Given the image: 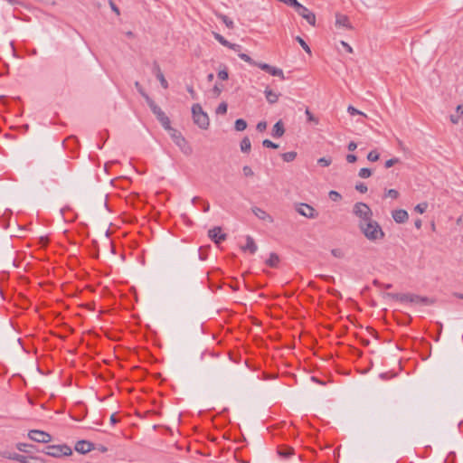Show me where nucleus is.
<instances>
[{"label":"nucleus","instance_id":"1","mask_svg":"<svg viewBox=\"0 0 463 463\" xmlns=\"http://www.w3.org/2000/svg\"><path fill=\"white\" fill-rule=\"evenodd\" d=\"M358 226L364 237L371 241H380L384 237L383 229L373 218L370 222L358 223Z\"/></svg>","mask_w":463,"mask_h":463},{"label":"nucleus","instance_id":"2","mask_svg":"<svg viewBox=\"0 0 463 463\" xmlns=\"http://www.w3.org/2000/svg\"><path fill=\"white\" fill-rule=\"evenodd\" d=\"M193 119L202 129H207L210 125L208 115L203 110L201 105L194 104L192 107Z\"/></svg>","mask_w":463,"mask_h":463},{"label":"nucleus","instance_id":"3","mask_svg":"<svg viewBox=\"0 0 463 463\" xmlns=\"http://www.w3.org/2000/svg\"><path fill=\"white\" fill-rule=\"evenodd\" d=\"M353 213L359 219V222H370L373 218L371 208L364 203H356L353 207Z\"/></svg>","mask_w":463,"mask_h":463},{"label":"nucleus","instance_id":"4","mask_svg":"<svg viewBox=\"0 0 463 463\" xmlns=\"http://www.w3.org/2000/svg\"><path fill=\"white\" fill-rule=\"evenodd\" d=\"M169 135L173 141L175 143V145L180 147L184 154L190 155L192 153L191 146L188 145L187 141L179 131L173 128L169 131Z\"/></svg>","mask_w":463,"mask_h":463},{"label":"nucleus","instance_id":"5","mask_svg":"<svg viewBox=\"0 0 463 463\" xmlns=\"http://www.w3.org/2000/svg\"><path fill=\"white\" fill-rule=\"evenodd\" d=\"M44 453L48 456L59 458L61 456L71 455V449L67 445H52L46 447Z\"/></svg>","mask_w":463,"mask_h":463},{"label":"nucleus","instance_id":"6","mask_svg":"<svg viewBox=\"0 0 463 463\" xmlns=\"http://www.w3.org/2000/svg\"><path fill=\"white\" fill-rule=\"evenodd\" d=\"M28 437L32 440L39 443H49L52 441V436L43 431L39 430H32L28 432Z\"/></svg>","mask_w":463,"mask_h":463},{"label":"nucleus","instance_id":"7","mask_svg":"<svg viewBox=\"0 0 463 463\" xmlns=\"http://www.w3.org/2000/svg\"><path fill=\"white\" fill-rule=\"evenodd\" d=\"M256 66L272 76L278 77L281 80H285L284 72L280 68L274 67L268 63L259 62V61H258V63H256Z\"/></svg>","mask_w":463,"mask_h":463},{"label":"nucleus","instance_id":"8","mask_svg":"<svg viewBox=\"0 0 463 463\" xmlns=\"http://www.w3.org/2000/svg\"><path fill=\"white\" fill-rule=\"evenodd\" d=\"M335 26L336 29H338V30H340V29L353 30V26H352L347 15L340 14V13H335Z\"/></svg>","mask_w":463,"mask_h":463},{"label":"nucleus","instance_id":"9","mask_svg":"<svg viewBox=\"0 0 463 463\" xmlns=\"http://www.w3.org/2000/svg\"><path fill=\"white\" fill-rule=\"evenodd\" d=\"M296 211L302 216H305L309 219H314L317 217V213L316 210L307 203H298L296 206Z\"/></svg>","mask_w":463,"mask_h":463},{"label":"nucleus","instance_id":"10","mask_svg":"<svg viewBox=\"0 0 463 463\" xmlns=\"http://www.w3.org/2000/svg\"><path fill=\"white\" fill-rule=\"evenodd\" d=\"M296 12L305 19L310 25H316V14L307 9L306 6L300 5V6L296 9Z\"/></svg>","mask_w":463,"mask_h":463},{"label":"nucleus","instance_id":"11","mask_svg":"<svg viewBox=\"0 0 463 463\" xmlns=\"http://www.w3.org/2000/svg\"><path fill=\"white\" fill-rule=\"evenodd\" d=\"M401 299L422 305H429L432 303V301L430 300L428 298L420 297L418 295H403L401 297Z\"/></svg>","mask_w":463,"mask_h":463},{"label":"nucleus","instance_id":"12","mask_svg":"<svg viewBox=\"0 0 463 463\" xmlns=\"http://www.w3.org/2000/svg\"><path fill=\"white\" fill-rule=\"evenodd\" d=\"M251 211L252 213H254V215L259 218L260 220H262L264 222H273V218L271 217V215H269L266 211H264L263 209L260 208V207H252L251 208Z\"/></svg>","mask_w":463,"mask_h":463},{"label":"nucleus","instance_id":"13","mask_svg":"<svg viewBox=\"0 0 463 463\" xmlns=\"http://www.w3.org/2000/svg\"><path fill=\"white\" fill-rule=\"evenodd\" d=\"M392 216L397 223H404L409 219V214H408L407 211L402 210V209H398V210L392 211Z\"/></svg>","mask_w":463,"mask_h":463},{"label":"nucleus","instance_id":"14","mask_svg":"<svg viewBox=\"0 0 463 463\" xmlns=\"http://www.w3.org/2000/svg\"><path fill=\"white\" fill-rule=\"evenodd\" d=\"M209 237L213 239L216 243H220L226 239V234L222 233L221 227H214L209 231Z\"/></svg>","mask_w":463,"mask_h":463},{"label":"nucleus","instance_id":"15","mask_svg":"<svg viewBox=\"0 0 463 463\" xmlns=\"http://www.w3.org/2000/svg\"><path fill=\"white\" fill-rule=\"evenodd\" d=\"M92 443L86 440H80L75 445V450L82 454L90 452L92 449Z\"/></svg>","mask_w":463,"mask_h":463},{"label":"nucleus","instance_id":"16","mask_svg":"<svg viewBox=\"0 0 463 463\" xmlns=\"http://www.w3.org/2000/svg\"><path fill=\"white\" fill-rule=\"evenodd\" d=\"M245 240H246V244L241 247V250L244 251L248 250L251 254L255 253L258 250V246L255 243L253 238L250 237V235H248V236H246Z\"/></svg>","mask_w":463,"mask_h":463},{"label":"nucleus","instance_id":"17","mask_svg":"<svg viewBox=\"0 0 463 463\" xmlns=\"http://www.w3.org/2000/svg\"><path fill=\"white\" fill-rule=\"evenodd\" d=\"M463 119V104H459L456 107V113L450 115L449 120L452 124H458Z\"/></svg>","mask_w":463,"mask_h":463},{"label":"nucleus","instance_id":"18","mask_svg":"<svg viewBox=\"0 0 463 463\" xmlns=\"http://www.w3.org/2000/svg\"><path fill=\"white\" fill-rule=\"evenodd\" d=\"M265 98L269 104L277 103L280 94L274 92L271 89L267 87L264 90Z\"/></svg>","mask_w":463,"mask_h":463},{"label":"nucleus","instance_id":"19","mask_svg":"<svg viewBox=\"0 0 463 463\" xmlns=\"http://www.w3.org/2000/svg\"><path fill=\"white\" fill-rule=\"evenodd\" d=\"M154 72H155L156 77L159 80L161 86L164 89H167L168 88V82L165 80V76H164L160 67L157 64H155V66H154Z\"/></svg>","mask_w":463,"mask_h":463},{"label":"nucleus","instance_id":"20","mask_svg":"<svg viewBox=\"0 0 463 463\" xmlns=\"http://www.w3.org/2000/svg\"><path fill=\"white\" fill-rule=\"evenodd\" d=\"M285 128L281 120H279L274 126L272 129V136L274 137H280L284 135Z\"/></svg>","mask_w":463,"mask_h":463},{"label":"nucleus","instance_id":"21","mask_svg":"<svg viewBox=\"0 0 463 463\" xmlns=\"http://www.w3.org/2000/svg\"><path fill=\"white\" fill-rule=\"evenodd\" d=\"M146 103L156 117L163 112V110L155 103L152 99L146 98Z\"/></svg>","mask_w":463,"mask_h":463},{"label":"nucleus","instance_id":"22","mask_svg":"<svg viewBox=\"0 0 463 463\" xmlns=\"http://www.w3.org/2000/svg\"><path fill=\"white\" fill-rule=\"evenodd\" d=\"M279 262V257L276 253H270L266 264L271 268H276Z\"/></svg>","mask_w":463,"mask_h":463},{"label":"nucleus","instance_id":"23","mask_svg":"<svg viewBox=\"0 0 463 463\" xmlns=\"http://www.w3.org/2000/svg\"><path fill=\"white\" fill-rule=\"evenodd\" d=\"M250 148L251 144L250 138L248 137H243L241 141V150L243 153H248L250 151Z\"/></svg>","mask_w":463,"mask_h":463},{"label":"nucleus","instance_id":"24","mask_svg":"<svg viewBox=\"0 0 463 463\" xmlns=\"http://www.w3.org/2000/svg\"><path fill=\"white\" fill-rule=\"evenodd\" d=\"M23 463H46V460L37 456H24Z\"/></svg>","mask_w":463,"mask_h":463},{"label":"nucleus","instance_id":"25","mask_svg":"<svg viewBox=\"0 0 463 463\" xmlns=\"http://www.w3.org/2000/svg\"><path fill=\"white\" fill-rule=\"evenodd\" d=\"M279 455L282 458H289L294 454V449L293 448H285L282 449H279L278 451Z\"/></svg>","mask_w":463,"mask_h":463},{"label":"nucleus","instance_id":"26","mask_svg":"<svg viewBox=\"0 0 463 463\" xmlns=\"http://www.w3.org/2000/svg\"><path fill=\"white\" fill-rule=\"evenodd\" d=\"M234 128L237 131H243L247 128V122L242 118H239L235 121Z\"/></svg>","mask_w":463,"mask_h":463},{"label":"nucleus","instance_id":"27","mask_svg":"<svg viewBox=\"0 0 463 463\" xmlns=\"http://www.w3.org/2000/svg\"><path fill=\"white\" fill-rule=\"evenodd\" d=\"M399 196H400V193L395 189L385 190V193H384L385 198L397 199Z\"/></svg>","mask_w":463,"mask_h":463},{"label":"nucleus","instance_id":"28","mask_svg":"<svg viewBox=\"0 0 463 463\" xmlns=\"http://www.w3.org/2000/svg\"><path fill=\"white\" fill-rule=\"evenodd\" d=\"M297 156V153L294 151L287 152L282 154V158L285 162H292Z\"/></svg>","mask_w":463,"mask_h":463},{"label":"nucleus","instance_id":"29","mask_svg":"<svg viewBox=\"0 0 463 463\" xmlns=\"http://www.w3.org/2000/svg\"><path fill=\"white\" fill-rule=\"evenodd\" d=\"M218 17L225 24L228 28H233V22L225 14H218Z\"/></svg>","mask_w":463,"mask_h":463},{"label":"nucleus","instance_id":"30","mask_svg":"<svg viewBox=\"0 0 463 463\" xmlns=\"http://www.w3.org/2000/svg\"><path fill=\"white\" fill-rule=\"evenodd\" d=\"M427 208H428V203L423 202V203H418L414 207V211L417 212L418 213L422 214L426 211Z\"/></svg>","mask_w":463,"mask_h":463},{"label":"nucleus","instance_id":"31","mask_svg":"<svg viewBox=\"0 0 463 463\" xmlns=\"http://www.w3.org/2000/svg\"><path fill=\"white\" fill-rule=\"evenodd\" d=\"M213 34L215 40H217L222 45L226 47L228 46L230 42H228L222 35L218 33H213Z\"/></svg>","mask_w":463,"mask_h":463},{"label":"nucleus","instance_id":"32","mask_svg":"<svg viewBox=\"0 0 463 463\" xmlns=\"http://www.w3.org/2000/svg\"><path fill=\"white\" fill-rule=\"evenodd\" d=\"M305 114H306V116H307V120H308V121L313 122V123H315L316 125H317V124H318V118H316V117L312 114V112L310 111V109H309L308 108H307V109H306V110H305Z\"/></svg>","mask_w":463,"mask_h":463},{"label":"nucleus","instance_id":"33","mask_svg":"<svg viewBox=\"0 0 463 463\" xmlns=\"http://www.w3.org/2000/svg\"><path fill=\"white\" fill-rule=\"evenodd\" d=\"M359 177L361 178H369L372 175V171L369 168H361L358 173Z\"/></svg>","mask_w":463,"mask_h":463},{"label":"nucleus","instance_id":"34","mask_svg":"<svg viewBox=\"0 0 463 463\" xmlns=\"http://www.w3.org/2000/svg\"><path fill=\"white\" fill-rule=\"evenodd\" d=\"M239 57L244 61L245 62H248L249 64L256 66V63L258 61H253L248 54L246 53H239Z\"/></svg>","mask_w":463,"mask_h":463},{"label":"nucleus","instance_id":"35","mask_svg":"<svg viewBox=\"0 0 463 463\" xmlns=\"http://www.w3.org/2000/svg\"><path fill=\"white\" fill-rule=\"evenodd\" d=\"M380 155L376 150H372L367 155V159L371 162H375L379 159Z\"/></svg>","mask_w":463,"mask_h":463},{"label":"nucleus","instance_id":"36","mask_svg":"<svg viewBox=\"0 0 463 463\" xmlns=\"http://www.w3.org/2000/svg\"><path fill=\"white\" fill-rule=\"evenodd\" d=\"M296 40L301 45V47L305 50L306 52H307L308 54L311 53V50H310L309 46L306 43V42L300 36H297Z\"/></svg>","mask_w":463,"mask_h":463},{"label":"nucleus","instance_id":"37","mask_svg":"<svg viewBox=\"0 0 463 463\" xmlns=\"http://www.w3.org/2000/svg\"><path fill=\"white\" fill-rule=\"evenodd\" d=\"M347 112L350 114V115H362L364 117H366V114H364V112L358 110L357 109H355L354 107L353 106H348L347 107Z\"/></svg>","mask_w":463,"mask_h":463},{"label":"nucleus","instance_id":"38","mask_svg":"<svg viewBox=\"0 0 463 463\" xmlns=\"http://www.w3.org/2000/svg\"><path fill=\"white\" fill-rule=\"evenodd\" d=\"M317 163L322 166H329L332 163L331 157H321L317 160Z\"/></svg>","mask_w":463,"mask_h":463},{"label":"nucleus","instance_id":"39","mask_svg":"<svg viewBox=\"0 0 463 463\" xmlns=\"http://www.w3.org/2000/svg\"><path fill=\"white\" fill-rule=\"evenodd\" d=\"M227 108H228L227 103L222 102L216 109V113L217 114H225L227 112Z\"/></svg>","mask_w":463,"mask_h":463},{"label":"nucleus","instance_id":"40","mask_svg":"<svg viewBox=\"0 0 463 463\" xmlns=\"http://www.w3.org/2000/svg\"><path fill=\"white\" fill-rule=\"evenodd\" d=\"M400 162V159L398 157H393L389 160H387L384 164L385 168H391L395 164H398Z\"/></svg>","mask_w":463,"mask_h":463},{"label":"nucleus","instance_id":"41","mask_svg":"<svg viewBox=\"0 0 463 463\" xmlns=\"http://www.w3.org/2000/svg\"><path fill=\"white\" fill-rule=\"evenodd\" d=\"M242 172H243V175H244L245 176H247V177H251V176H253V175H254V172H253V170H252V169H251V167H250V166H249V165H244V166L242 167Z\"/></svg>","mask_w":463,"mask_h":463},{"label":"nucleus","instance_id":"42","mask_svg":"<svg viewBox=\"0 0 463 463\" xmlns=\"http://www.w3.org/2000/svg\"><path fill=\"white\" fill-rule=\"evenodd\" d=\"M218 78L222 80H226L229 78V73L226 68L218 71Z\"/></svg>","mask_w":463,"mask_h":463},{"label":"nucleus","instance_id":"43","mask_svg":"<svg viewBox=\"0 0 463 463\" xmlns=\"http://www.w3.org/2000/svg\"><path fill=\"white\" fill-rule=\"evenodd\" d=\"M329 197L334 202H337V201L341 200V198H342L341 194L336 191H330Z\"/></svg>","mask_w":463,"mask_h":463},{"label":"nucleus","instance_id":"44","mask_svg":"<svg viewBox=\"0 0 463 463\" xmlns=\"http://www.w3.org/2000/svg\"><path fill=\"white\" fill-rule=\"evenodd\" d=\"M262 145H263V146H265V147H269V148H274V149H276V148H278V147H279V146H278L277 144L273 143V142H272V141H270L269 139H264V140L262 141Z\"/></svg>","mask_w":463,"mask_h":463},{"label":"nucleus","instance_id":"45","mask_svg":"<svg viewBox=\"0 0 463 463\" xmlns=\"http://www.w3.org/2000/svg\"><path fill=\"white\" fill-rule=\"evenodd\" d=\"M331 253L334 257L338 258V259H342L345 256V253L341 249H333L331 250Z\"/></svg>","mask_w":463,"mask_h":463},{"label":"nucleus","instance_id":"46","mask_svg":"<svg viewBox=\"0 0 463 463\" xmlns=\"http://www.w3.org/2000/svg\"><path fill=\"white\" fill-rule=\"evenodd\" d=\"M212 92L215 98H218L222 92V88L218 84H215L212 90Z\"/></svg>","mask_w":463,"mask_h":463},{"label":"nucleus","instance_id":"47","mask_svg":"<svg viewBox=\"0 0 463 463\" xmlns=\"http://www.w3.org/2000/svg\"><path fill=\"white\" fill-rule=\"evenodd\" d=\"M29 447H32V445L21 442L16 444V449L22 452H27Z\"/></svg>","mask_w":463,"mask_h":463},{"label":"nucleus","instance_id":"48","mask_svg":"<svg viewBox=\"0 0 463 463\" xmlns=\"http://www.w3.org/2000/svg\"><path fill=\"white\" fill-rule=\"evenodd\" d=\"M135 87L146 100V98H149V96L144 91V89L142 88L138 81L135 82Z\"/></svg>","mask_w":463,"mask_h":463},{"label":"nucleus","instance_id":"49","mask_svg":"<svg viewBox=\"0 0 463 463\" xmlns=\"http://www.w3.org/2000/svg\"><path fill=\"white\" fill-rule=\"evenodd\" d=\"M24 459V455L13 452L12 457H11V460H14V461H18L20 463H23Z\"/></svg>","mask_w":463,"mask_h":463},{"label":"nucleus","instance_id":"50","mask_svg":"<svg viewBox=\"0 0 463 463\" xmlns=\"http://www.w3.org/2000/svg\"><path fill=\"white\" fill-rule=\"evenodd\" d=\"M284 3L294 7L295 10L298 9L301 5L298 2V0H284Z\"/></svg>","mask_w":463,"mask_h":463},{"label":"nucleus","instance_id":"51","mask_svg":"<svg viewBox=\"0 0 463 463\" xmlns=\"http://www.w3.org/2000/svg\"><path fill=\"white\" fill-rule=\"evenodd\" d=\"M355 189H356L358 192L362 193V194L366 193V192H367V190H368V188H367L366 184H363V183L357 184L355 185Z\"/></svg>","mask_w":463,"mask_h":463},{"label":"nucleus","instance_id":"52","mask_svg":"<svg viewBox=\"0 0 463 463\" xmlns=\"http://www.w3.org/2000/svg\"><path fill=\"white\" fill-rule=\"evenodd\" d=\"M160 123L162 124V126L164 127V128H165V130H167L168 132H169L171 129H173V128H171V126H170V119H169L168 118H166V120H165H165H162Z\"/></svg>","mask_w":463,"mask_h":463},{"label":"nucleus","instance_id":"53","mask_svg":"<svg viewBox=\"0 0 463 463\" xmlns=\"http://www.w3.org/2000/svg\"><path fill=\"white\" fill-rule=\"evenodd\" d=\"M257 130H259L260 132H262L264 131L266 128H267V122L266 121H260L257 124V127H256Z\"/></svg>","mask_w":463,"mask_h":463},{"label":"nucleus","instance_id":"54","mask_svg":"<svg viewBox=\"0 0 463 463\" xmlns=\"http://www.w3.org/2000/svg\"><path fill=\"white\" fill-rule=\"evenodd\" d=\"M357 160V156L353 154H349L346 156V161L350 164L355 163Z\"/></svg>","mask_w":463,"mask_h":463},{"label":"nucleus","instance_id":"55","mask_svg":"<svg viewBox=\"0 0 463 463\" xmlns=\"http://www.w3.org/2000/svg\"><path fill=\"white\" fill-rule=\"evenodd\" d=\"M12 454L13 452L7 450L0 451V457L7 459H11Z\"/></svg>","mask_w":463,"mask_h":463},{"label":"nucleus","instance_id":"56","mask_svg":"<svg viewBox=\"0 0 463 463\" xmlns=\"http://www.w3.org/2000/svg\"><path fill=\"white\" fill-rule=\"evenodd\" d=\"M227 47L232 49V50H233V51H235V52H240L241 48V45L236 44V43H229Z\"/></svg>","mask_w":463,"mask_h":463},{"label":"nucleus","instance_id":"57","mask_svg":"<svg viewBox=\"0 0 463 463\" xmlns=\"http://www.w3.org/2000/svg\"><path fill=\"white\" fill-rule=\"evenodd\" d=\"M341 44L345 48V50L349 52V53H352L353 52V48L347 43H345V41H341Z\"/></svg>","mask_w":463,"mask_h":463},{"label":"nucleus","instance_id":"58","mask_svg":"<svg viewBox=\"0 0 463 463\" xmlns=\"http://www.w3.org/2000/svg\"><path fill=\"white\" fill-rule=\"evenodd\" d=\"M356 147H357V144L354 141H351L347 146V148L349 151H354L356 149Z\"/></svg>","mask_w":463,"mask_h":463},{"label":"nucleus","instance_id":"59","mask_svg":"<svg viewBox=\"0 0 463 463\" xmlns=\"http://www.w3.org/2000/svg\"><path fill=\"white\" fill-rule=\"evenodd\" d=\"M157 119L161 122L162 120H166V118H168L165 112H161V114H159L158 116H156Z\"/></svg>","mask_w":463,"mask_h":463},{"label":"nucleus","instance_id":"60","mask_svg":"<svg viewBox=\"0 0 463 463\" xmlns=\"http://www.w3.org/2000/svg\"><path fill=\"white\" fill-rule=\"evenodd\" d=\"M157 119L161 122L162 120H166V118H168L165 112H161V114H159L158 116H156Z\"/></svg>","mask_w":463,"mask_h":463},{"label":"nucleus","instance_id":"61","mask_svg":"<svg viewBox=\"0 0 463 463\" xmlns=\"http://www.w3.org/2000/svg\"><path fill=\"white\" fill-rule=\"evenodd\" d=\"M109 5H110L111 9L118 15L119 14V10L116 6V5L112 1H110L109 2Z\"/></svg>","mask_w":463,"mask_h":463},{"label":"nucleus","instance_id":"62","mask_svg":"<svg viewBox=\"0 0 463 463\" xmlns=\"http://www.w3.org/2000/svg\"><path fill=\"white\" fill-rule=\"evenodd\" d=\"M415 227L417 229H420L421 227V221L420 220L415 221Z\"/></svg>","mask_w":463,"mask_h":463},{"label":"nucleus","instance_id":"63","mask_svg":"<svg viewBox=\"0 0 463 463\" xmlns=\"http://www.w3.org/2000/svg\"><path fill=\"white\" fill-rule=\"evenodd\" d=\"M188 92L192 95L193 98H194V90L192 87L187 88Z\"/></svg>","mask_w":463,"mask_h":463},{"label":"nucleus","instance_id":"64","mask_svg":"<svg viewBox=\"0 0 463 463\" xmlns=\"http://www.w3.org/2000/svg\"><path fill=\"white\" fill-rule=\"evenodd\" d=\"M110 421H111V423H116V422L118 421V420L116 419V417H115V415H114V414H112V415L110 416Z\"/></svg>","mask_w":463,"mask_h":463}]
</instances>
